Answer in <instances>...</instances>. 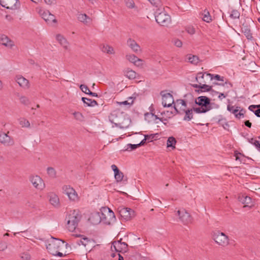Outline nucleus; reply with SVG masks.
<instances>
[{
	"mask_svg": "<svg viewBox=\"0 0 260 260\" xmlns=\"http://www.w3.org/2000/svg\"><path fill=\"white\" fill-rule=\"evenodd\" d=\"M195 104L199 107L193 108V111L197 113H205L212 109L210 99L206 96H200L195 100Z\"/></svg>",
	"mask_w": 260,
	"mask_h": 260,
	"instance_id": "obj_1",
	"label": "nucleus"
},
{
	"mask_svg": "<svg viewBox=\"0 0 260 260\" xmlns=\"http://www.w3.org/2000/svg\"><path fill=\"white\" fill-rule=\"evenodd\" d=\"M81 218V215L78 210L71 211L66 217L67 220V228L70 232H74L78 225Z\"/></svg>",
	"mask_w": 260,
	"mask_h": 260,
	"instance_id": "obj_2",
	"label": "nucleus"
},
{
	"mask_svg": "<svg viewBox=\"0 0 260 260\" xmlns=\"http://www.w3.org/2000/svg\"><path fill=\"white\" fill-rule=\"evenodd\" d=\"M159 11L158 9L155 12L156 21L162 26H168L171 22L170 16L166 12H159Z\"/></svg>",
	"mask_w": 260,
	"mask_h": 260,
	"instance_id": "obj_3",
	"label": "nucleus"
},
{
	"mask_svg": "<svg viewBox=\"0 0 260 260\" xmlns=\"http://www.w3.org/2000/svg\"><path fill=\"white\" fill-rule=\"evenodd\" d=\"M116 114L119 116V118L116 120L115 126L122 129L128 127L131 123V119L128 115L124 112L117 113Z\"/></svg>",
	"mask_w": 260,
	"mask_h": 260,
	"instance_id": "obj_4",
	"label": "nucleus"
},
{
	"mask_svg": "<svg viewBox=\"0 0 260 260\" xmlns=\"http://www.w3.org/2000/svg\"><path fill=\"white\" fill-rule=\"evenodd\" d=\"M176 215L179 217L180 221L184 225H187L192 222V217L185 209L178 210L176 211Z\"/></svg>",
	"mask_w": 260,
	"mask_h": 260,
	"instance_id": "obj_5",
	"label": "nucleus"
},
{
	"mask_svg": "<svg viewBox=\"0 0 260 260\" xmlns=\"http://www.w3.org/2000/svg\"><path fill=\"white\" fill-rule=\"evenodd\" d=\"M121 220H129L135 216L134 210L129 208L120 207L118 208Z\"/></svg>",
	"mask_w": 260,
	"mask_h": 260,
	"instance_id": "obj_6",
	"label": "nucleus"
},
{
	"mask_svg": "<svg viewBox=\"0 0 260 260\" xmlns=\"http://www.w3.org/2000/svg\"><path fill=\"white\" fill-rule=\"evenodd\" d=\"M42 18L49 24H52L57 22V20L54 15L50 13L49 11H45L43 9H40L38 11Z\"/></svg>",
	"mask_w": 260,
	"mask_h": 260,
	"instance_id": "obj_7",
	"label": "nucleus"
},
{
	"mask_svg": "<svg viewBox=\"0 0 260 260\" xmlns=\"http://www.w3.org/2000/svg\"><path fill=\"white\" fill-rule=\"evenodd\" d=\"M213 239L218 245L225 246L229 244L228 237L223 233L217 232L213 235Z\"/></svg>",
	"mask_w": 260,
	"mask_h": 260,
	"instance_id": "obj_8",
	"label": "nucleus"
},
{
	"mask_svg": "<svg viewBox=\"0 0 260 260\" xmlns=\"http://www.w3.org/2000/svg\"><path fill=\"white\" fill-rule=\"evenodd\" d=\"M9 133V132L5 133L0 131V143L6 146H11L14 144V141L12 137L8 135Z\"/></svg>",
	"mask_w": 260,
	"mask_h": 260,
	"instance_id": "obj_9",
	"label": "nucleus"
},
{
	"mask_svg": "<svg viewBox=\"0 0 260 260\" xmlns=\"http://www.w3.org/2000/svg\"><path fill=\"white\" fill-rule=\"evenodd\" d=\"M164 91L161 92L162 95V104L164 107H170L172 106V104L174 103V98L173 95L170 93H166L162 94Z\"/></svg>",
	"mask_w": 260,
	"mask_h": 260,
	"instance_id": "obj_10",
	"label": "nucleus"
},
{
	"mask_svg": "<svg viewBox=\"0 0 260 260\" xmlns=\"http://www.w3.org/2000/svg\"><path fill=\"white\" fill-rule=\"evenodd\" d=\"M29 180L35 188L38 189H42L44 188L45 184L40 176H32L30 177Z\"/></svg>",
	"mask_w": 260,
	"mask_h": 260,
	"instance_id": "obj_11",
	"label": "nucleus"
},
{
	"mask_svg": "<svg viewBox=\"0 0 260 260\" xmlns=\"http://www.w3.org/2000/svg\"><path fill=\"white\" fill-rule=\"evenodd\" d=\"M18 0H0L1 5L8 9L15 10L19 7Z\"/></svg>",
	"mask_w": 260,
	"mask_h": 260,
	"instance_id": "obj_12",
	"label": "nucleus"
},
{
	"mask_svg": "<svg viewBox=\"0 0 260 260\" xmlns=\"http://www.w3.org/2000/svg\"><path fill=\"white\" fill-rule=\"evenodd\" d=\"M127 45L136 53L141 52L139 45L133 39L129 38L126 42Z\"/></svg>",
	"mask_w": 260,
	"mask_h": 260,
	"instance_id": "obj_13",
	"label": "nucleus"
},
{
	"mask_svg": "<svg viewBox=\"0 0 260 260\" xmlns=\"http://www.w3.org/2000/svg\"><path fill=\"white\" fill-rule=\"evenodd\" d=\"M0 43L10 48L14 46L13 41L11 40L7 36L3 34L0 35Z\"/></svg>",
	"mask_w": 260,
	"mask_h": 260,
	"instance_id": "obj_14",
	"label": "nucleus"
},
{
	"mask_svg": "<svg viewBox=\"0 0 260 260\" xmlns=\"http://www.w3.org/2000/svg\"><path fill=\"white\" fill-rule=\"evenodd\" d=\"M102 218L106 219V217H105V214L103 213V212L102 211L101 213L98 212L95 213L94 214H92L90 217L89 218V220L93 223L96 224L100 222Z\"/></svg>",
	"mask_w": 260,
	"mask_h": 260,
	"instance_id": "obj_15",
	"label": "nucleus"
},
{
	"mask_svg": "<svg viewBox=\"0 0 260 260\" xmlns=\"http://www.w3.org/2000/svg\"><path fill=\"white\" fill-rule=\"evenodd\" d=\"M127 244L125 242H121L120 241L114 242L111 248L113 247L116 251L120 252L121 250L125 251L127 248Z\"/></svg>",
	"mask_w": 260,
	"mask_h": 260,
	"instance_id": "obj_16",
	"label": "nucleus"
},
{
	"mask_svg": "<svg viewBox=\"0 0 260 260\" xmlns=\"http://www.w3.org/2000/svg\"><path fill=\"white\" fill-rule=\"evenodd\" d=\"M15 80L19 85L24 89L29 88V81L22 76H17L15 78Z\"/></svg>",
	"mask_w": 260,
	"mask_h": 260,
	"instance_id": "obj_17",
	"label": "nucleus"
},
{
	"mask_svg": "<svg viewBox=\"0 0 260 260\" xmlns=\"http://www.w3.org/2000/svg\"><path fill=\"white\" fill-rule=\"evenodd\" d=\"M242 32L248 40H252L253 37L251 33L250 27L247 23H243L241 27Z\"/></svg>",
	"mask_w": 260,
	"mask_h": 260,
	"instance_id": "obj_18",
	"label": "nucleus"
},
{
	"mask_svg": "<svg viewBox=\"0 0 260 260\" xmlns=\"http://www.w3.org/2000/svg\"><path fill=\"white\" fill-rule=\"evenodd\" d=\"M49 202L55 207L59 206V200L58 196L54 193H50L48 195Z\"/></svg>",
	"mask_w": 260,
	"mask_h": 260,
	"instance_id": "obj_19",
	"label": "nucleus"
},
{
	"mask_svg": "<svg viewBox=\"0 0 260 260\" xmlns=\"http://www.w3.org/2000/svg\"><path fill=\"white\" fill-rule=\"evenodd\" d=\"M238 200L239 202L243 204H245L246 206H251L252 205L251 198L247 196L240 195L238 197Z\"/></svg>",
	"mask_w": 260,
	"mask_h": 260,
	"instance_id": "obj_20",
	"label": "nucleus"
},
{
	"mask_svg": "<svg viewBox=\"0 0 260 260\" xmlns=\"http://www.w3.org/2000/svg\"><path fill=\"white\" fill-rule=\"evenodd\" d=\"M182 114L185 113V116L183 118V120L185 121H190L193 118V111L192 109H188L186 110L185 108L181 109Z\"/></svg>",
	"mask_w": 260,
	"mask_h": 260,
	"instance_id": "obj_21",
	"label": "nucleus"
},
{
	"mask_svg": "<svg viewBox=\"0 0 260 260\" xmlns=\"http://www.w3.org/2000/svg\"><path fill=\"white\" fill-rule=\"evenodd\" d=\"M182 105L184 107L183 108H185L187 106L186 102L185 100H182V99H179L177 100L175 103V105L174 106V108L175 110V114H182L181 110L179 111L177 109V107H178L179 105Z\"/></svg>",
	"mask_w": 260,
	"mask_h": 260,
	"instance_id": "obj_22",
	"label": "nucleus"
},
{
	"mask_svg": "<svg viewBox=\"0 0 260 260\" xmlns=\"http://www.w3.org/2000/svg\"><path fill=\"white\" fill-rule=\"evenodd\" d=\"M78 20L83 22L84 24L87 25L91 22V18L86 14H79L77 16Z\"/></svg>",
	"mask_w": 260,
	"mask_h": 260,
	"instance_id": "obj_23",
	"label": "nucleus"
},
{
	"mask_svg": "<svg viewBox=\"0 0 260 260\" xmlns=\"http://www.w3.org/2000/svg\"><path fill=\"white\" fill-rule=\"evenodd\" d=\"M121 112H121L119 110H115L113 111L111 113L110 115L109 116V119L111 123H114L115 124L116 122V120L119 118V116L117 115V114H117V113Z\"/></svg>",
	"mask_w": 260,
	"mask_h": 260,
	"instance_id": "obj_24",
	"label": "nucleus"
},
{
	"mask_svg": "<svg viewBox=\"0 0 260 260\" xmlns=\"http://www.w3.org/2000/svg\"><path fill=\"white\" fill-rule=\"evenodd\" d=\"M56 39L59 44L66 49H68V43L67 40L60 34L56 36Z\"/></svg>",
	"mask_w": 260,
	"mask_h": 260,
	"instance_id": "obj_25",
	"label": "nucleus"
},
{
	"mask_svg": "<svg viewBox=\"0 0 260 260\" xmlns=\"http://www.w3.org/2000/svg\"><path fill=\"white\" fill-rule=\"evenodd\" d=\"M124 74L129 79H134L137 75V73L129 68H127L124 71Z\"/></svg>",
	"mask_w": 260,
	"mask_h": 260,
	"instance_id": "obj_26",
	"label": "nucleus"
},
{
	"mask_svg": "<svg viewBox=\"0 0 260 260\" xmlns=\"http://www.w3.org/2000/svg\"><path fill=\"white\" fill-rule=\"evenodd\" d=\"M82 101L87 106L94 107L98 105V103L94 100H91L86 98H82Z\"/></svg>",
	"mask_w": 260,
	"mask_h": 260,
	"instance_id": "obj_27",
	"label": "nucleus"
},
{
	"mask_svg": "<svg viewBox=\"0 0 260 260\" xmlns=\"http://www.w3.org/2000/svg\"><path fill=\"white\" fill-rule=\"evenodd\" d=\"M202 15V19L204 21L209 23L212 21L211 16L210 15L209 12L207 10L205 9Z\"/></svg>",
	"mask_w": 260,
	"mask_h": 260,
	"instance_id": "obj_28",
	"label": "nucleus"
},
{
	"mask_svg": "<svg viewBox=\"0 0 260 260\" xmlns=\"http://www.w3.org/2000/svg\"><path fill=\"white\" fill-rule=\"evenodd\" d=\"M206 76L210 78V80H216L217 81H224V78L223 76H220L219 75L211 74L210 73L206 74Z\"/></svg>",
	"mask_w": 260,
	"mask_h": 260,
	"instance_id": "obj_29",
	"label": "nucleus"
},
{
	"mask_svg": "<svg viewBox=\"0 0 260 260\" xmlns=\"http://www.w3.org/2000/svg\"><path fill=\"white\" fill-rule=\"evenodd\" d=\"M102 50L103 52L109 54H113L114 53L113 48L109 45H104Z\"/></svg>",
	"mask_w": 260,
	"mask_h": 260,
	"instance_id": "obj_30",
	"label": "nucleus"
},
{
	"mask_svg": "<svg viewBox=\"0 0 260 260\" xmlns=\"http://www.w3.org/2000/svg\"><path fill=\"white\" fill-rule=\"evenodd\" d=\"M218 123L220 125H221L224 128V129L227 130L229 129V124L227 122L225 118L221 117V118L219 119L218 120Z\"/></svg>",
	"mask_w": 260,
	"mask_h": 260,
	"instance_id": "obj_31",
	"label": "nucleus"
},
{
	"mask_svg": "<svg viewBox=\"0 0 260 260\" xmlns=\"http://www.w3.org/2000/svg\"><path fill=\"white\" fill-rule=\"evenodd\" d=\"M19 124L22 127H30V123L24 118H20L19 119Z\"/></svg>",
	"mask_w": 260,
	"mask_h": 260,
	"instance_id": "obj_32",
	"label": "nucleus"
},
{
	"mask_svg": "<svg viewBox=\"0 0 260 260\" xmlns=\"http://www.w3.org/2000/svg\"><path fill=\"white\" fill-rule=\"evenodd\" d=\"M176 143V139L173 137H170L168 138V139L167 140V147H172V148H175V145Z\"/></svg>",
	"mask_w": 260,
	"mask_h": 260,
	"instance_id": "obj_33",
	"label": "nucleus"
},
{
	"mask_svg": "<svg viewBox=\"0 0 260 260\" xmlns=\"http://www.w3.org/2000/svg\"><path fill=\"white\" fill-rule=\"evenodd\" d=\"M189 62L193 64H197L199 61V57L196 55H189L187 57Z\"/></svg>",
	"mask_w": 260,
	"mask_h": 260,
	"instance_id": "obj_34",
	"label": "nucleus"
},
{
	"mask_svg": "<svg viewBox=\"0 0 260 260\" xmlns=\"http://www.w3.org/2000/svg\"><path fill=\"white\" fill-rule=\"evenodd\" d=\"M139 147V145L137 144H127L125 147H124V149L123 150V151H131L133 150H135L137 148Z\"/></svg>",
	"mask_w": 260,
	"mask_h": 260,
	"instance_id": "obj_35",
	"label": "nucleus"
},
{
	"mask_svg": "<svg viewBox=\"0 0 260 260\" xmlns=\"http://www.w3.org/2000/svg\"><path fill=\"white\" fill-rule=\"evenodd\" d=\"M18 96L21 104L25 105H28L30 104V101L28 98L25 96L20 95L19 94H18Z\"/></svg>",
	"mask_w": 260,
	"mask_h": 260,
	"instance_id": "obj_36",
	"label": "nucleus"
},
{
	"mask_svg": "<svg viewBox=\"0 0 260 260\" xmlns=\"http://www.w3.org/2000/svg\"><path fill=\"white\" fill-rule=\"evenodd\" d=\"M114 177L117 182H120L123 179L124 175L123 173L119 171L114 174Z\"/></svg>",
	"mask_w": 260,
	"mask_h": 260,
	"instance_id": "obj_37",
	"label": "nucleus"
},
{
	"mask_svg": "<svg viewBox=\"0 0 260 260\" xmlns=\"http://www.w3.org/2000/svg\"><path fill=\"white\" fill-rule=\"evenodd\" d=\"M138 57L134 54H127L126 55V59L134 64L135 63L136 61L138 60Z\"/></svg>",
	"mask_w": 260,
	"mask_h": 260,
	"instance_id": "obj_38",
	"label": "nucleus"
},
{
	"mask_svg": "<svg viewBox=\"0 0 260 260\" xmlns=\"http://www.w3.org/2000/svg\"><path fill=\"white\" fill-rule=\"evenodd\" d=\"M200 88L202 89L203 90V92L205 91H211L212 90V86H209L207 84H202L200 83Z\"/></svg>",
	"mask_w": 260,
	"mask_h": 260,
	"instance_id": "obj_39",
	"label": "nucleus"
},
{
	"mask_svg": "<svg viewBox=\"0 0 260 260\" xmlns=\"http://www.w3.org/2000/svg\"><path fill=\"white\" fill-rule=\"evenodd\" d=\"M47 174L50 177L55 178L56 177V173L54 168L52 167H48L47 168Z\"/></svg>",
	"mask_w": 260,
	"mask_h": 260,
	"instance_id": "obj_40",
	"label": "nucleus"
},
{
	"mask_svg": "<svg viewBox=\"0 0 260 260\" xmlns=\"http://www.w3.org/2000/svg\"><path fill=\"white\" fill-rule=\"evenodd\" d=\"M74 117L77 120L83 121L84 120V117L83 115L79 112H75L73 113Z\"/></svg>",
	"mask_w": 260,
	"mask_h": 260,
	"instance_id": "obj_41",
	"label": "nucleus"
},
{
	"mask_svg": "<svg viewBox=\"0 0 260 260\" xmlns=\"http://www.w3.org/2000/svg\"><path fill=\"white\" fill-rule=\"evenodd\" d=\"M125 6L129 9H133L135 8V4L133 0H124V1Z\"/></svg>",
	"mask_w": 260,
	"mask_h": 260,
	"instance_id": "obj_42",
	"label": "nucleus"
},
{
	"mask_svg": "<svg viewBox=\"0 0 260 260\" xmlns=\"http://www.w3.org/2000/svg\"><path fill=\"white\" fill-rule=\"evenodd\" d=\"M240 16V14L239 12L236 10H233L230 14V17L232 19H237L239 18Z\"/></svg>",
	"mask_w": 260,
	"mask_h": 260,
	"instance_id": "obj_43",
	"label": "nucleus"
},
{
	"mask_svg": "<svg viewBox=\"0 0 260 260\" xmlns=\"http://www.w3.org/2000/svg\"><path fill=\"white\" fill-rule=\"evenodd\" d=\"M239 107H237L236 108L233 106H231L230 105H228L227 109L228 111L234 114L235 115L239 111V109H238Z\"/></svg>",
	"mask_w": 260,
	"mask_h": 260,
	"instance_id": "obj_44",
	"label": "nucleus"
},
{
	"mask_svg": "<svg viewBox=\"0 0 260 260\" xmlns=\"http://www.w3.org/2000/svg\"><path fill=\"white\" fill-rule=\"evenodd\" d=\"M74 189L72 187H71L70 186L64 185L62 187V190L63 192L66 194L67 196L70 194L72 191H73Z\"/></svg>",
	"mask_w": 260,
	"mask_h": 260,
	"instance_id": "obj_45",
	"label": "nucleus"
},
{
	"mask_svg": "<svg viewBox=\"0 0 260 260\" xmlns=\"http://www.w3.org/2000/svg\"><path fill=\"white\" fill-rule=\"evenodd\" d=\"M248 142L254 145L256 148L260 151V144L259 141L254 140L253 138L248 139Z\"/></svg>",
	"mask_w": 260,
	"mask_h": 260,
	"instance_id": "obj_46",
	"label": "nucleus"
},
{
	"mask_svg": "<svg viewBox=\"0 0 260 260\" xmlns=\"http://www.w3.org/2000/svg\"><path fill=\"white\" fill-rule=\"evenodd\" d=\"M185 30L190 35H193L196 32L195 28L192 25L186 26Z\"/></svg>",
	"mask_w": 260,
	"mask_h": 260,
	"instance_id": "obj_47",
	"label": "nucleus"
},
{
	"mask_svg": "<svg viewBox=\"0 0 260 260\" xmlns=\"http://www.w3.org/2000/svg\"><path fill=\"white\" fill-rule=\"evenodd\" d=\"M69 198L72 201H75L77 199V194L75 189L68 195Z\"/></svg>",
	"mask_w": 260,
	"mask_h": 260,
	"instance_id": "obj_48",
	"label": "nucleus"
},
{
	"mask_svg": "<svg viewBox=\"0 0 260 260\" xmlns=\"http://www.w3.org/2000/svg\"><path fill=\"white\" fill-rule=\"evenodd\" d=\"M80 88L82 90V92H84L86 94H88V92H90V90L88 87L84 84H81L80 86Z\"/></svg>",
	"mask_w": 260,
	"mask_h": 260,
	"instance_id": "obj_49",
	"label": "nucleus"
},
{
	"mask_svg": "<svg viewBox=\"0 0 260 260\" xmlns=\"http://www.w3.org/2000/svg\"><path fill=\"white\" fill-rule=\"evenodd\" d=\"M153 6L159 7L161 5L160 0H148Z\"/></svg>",
	"mask_w": 260,
	"mask_h": 260,
	"instance_id": "obj_50",
	"label": "nucleus"
},
{
	"mask_svg": "<svg viewBox=\"0 0 260 260\" xmlns=\"http://www.w3.org/2000/svg\"><path fill=\"white\" fill-rule=\"evenodd\" d=\"M103 211L105 212H107L110 217H115V215H114V212L110 208H104L103 209Z\"/></svg>",
	"mask_w": 260,
	"mask_h": 260,
	"instance_id": "obj_51",
	"label": "nucleus"
},
{
	"mask_svg": "<svg viewBox=\"0 0 260 260\" xmlns=\"http://www.w3.org/2000/svg\"><path fill=\"white\" fill-rule=\"evenodd\" d=\"M134 64L138 67H142L143 65V61L141 59L138 58V60L136 61Z\"/></svg>",
	"mask_w": 260,
	"mask_h": 260,
	"instance_id": "obj_52",
	"label": "nucleus"
},
{
	"mask_svg": "<svg viewBox=\"0 0 260 260\" xmlns=\"http://www.w3.org/2000/svg\"><path fill=\"white\" fill-rule=\"evenodd\" d=\"M244 111L243 109H241L239 112H238L236 115L235 117L238 119H240L241 117H244V113H243Z\"/></svg>",
	"mask_w": 260,
	"mask_h": 260,
	"instance_id": "obj_53",
	"label": "nucleus"
},
{
	"mask_svg": "<svg viewBox=\"0 0 260 260\" xmlns=\"http://www.w3.org/2000/svg\"><path fill=\"white\" fill-rule=\"evenodd\" d=\"M118 103L120 105H128V107H129L133 103V100L131 101V102H128L127 101H125L122 102H118Z\"/></svg>",
	"mask_w": 260,
	"mask_h": 260,
	"instance_id": "obj_54",
	"label": "nucleus"
},
{
	"mask_svg": "<svg viewBox=\"0 0 260 260\" xmlns=\"http://www.w3.org/2000/svg\"><path fill=\"white\" fill-rule=\"evenodd\" d=\"M7 248V245L5 242H0V251H3Z\"/></svg>",
	"mask_w": 260,
	"mask_h": 260,
	"instance_id": "obj_55",
	"label": "nucleus"
},
{
	"mask_svg": "<svg viewBox=\"0 0 260 260\" xmlns=\"http://www.w3.org/2000/svg\"><path fill=\"white\" fill-rule=\"evenodd\" d=\"M174 44L178 47H181L182 45V43L180 40L177 39L174 40Z\"/></svg>",
	"mask_w": 260,
	"mask_h": 260,
	"instance_id": "obj_56",
	"label": "nucleus"
},
{
	"mask_svg": "<svg viewBox=\"0 0 260 260\" xmlns=\"http://www.w3.org/2000/svg\"><path fill=\"white\" fill-rule=\"evenodd\" d=\"M44 1L48 5H54L56 3L55 0H44Z\"/></svg>",
	"mask_w": 260,
	"mask_h": 260,
	"instance_id": "obj_57",
	"label": "nucleus"
},
{
	"mask_svg": "<svg viewBox=\"0 0 260 260\" xmlns=\"http://www.w3.org/2000/svg\"><path fill=\"white\" fill-rule=\"evenodd\" d=\"M253 112L257 117H260V104L259 105L257 109L253 111Z\"/></svg>",
	"mask_w": 260,
	"mask_h": 260,
	"instance_id": "obj_58",
	"label": "nucleus"
},
{
	"mask_svg": "<svg viewBox=\"0 0 260 260\" xmlns=\"http://www.w3.org/2000/svg\"><path fill=\"white\" fill-rule=\"evenodd\" d=\"M146 137H149V136L148 135L145 136V138L143 140H142L140 143L138 144L139 145V147L144 145V144L146 143V141L147 140Z\"/></svg>",
	"mask_w": 260,
	"mask_h": 260,
	"instance_id": "obj_59",
	"label": "nucleus"
},
{
	"mask_svg": "<svg viewBox=\"0 0 260 260\" xmlns=\"http://www.w3.org/2000/svg\"><path fill=\"white\" fill-rule=\"evenodd\" d=\"M21 258L25 260H28L30 258V255L27 253H23L21 255Z\"/></svg>",
	"mask_w": 260,
	"mask_h": 260,
	"instance_id": "obj_60",
	"label": "nucleus"
},
{
	"mask_svg": "<svg viewBox=\"0 0 260 260\" xmlns=\"http://www.w3.org/2000/svg\"><path fill=\"white\" fill-rule=\"evenodd\" d=\"M258 106H259V105H250V106H249L248 109L253 112V111H254V109H255V108H258Z\"/></svg>",
	"mask_w": 260,
	"mask_h": 260,
	"instance_id": "obj_61",
	"label": "nucleus"
},
{
	"mask_svg": "<svg viewBox=\"0 0 260 260\" xmlns=\"http://www.w3.org/2000/svg\"><path fill=\"white\" fill-rule=\"evenodd\" d=\"M206 74L207 73H204V74H203L202 73H199L198 74V76L196 77V80H197L198 78H202L203 79L204 78V77L206 76Z\"/></svg>",
	"mask_w": 260,
	"mask_h": 260,
	"instance_id": "obj_62",
	"label": "nucleus"
},
{
	"mask_svg": "<svg viewBox=\"0 0 260 260\" xmlns=\"http://www.w3.org/2000/svg\"><path fill=\"white\" fill-rule=\"evenodd\" d=\"M111 168L113 170V171H114V174L116 172H118V171H119V170L118 169V168L117 167V166L115 165H112L111 166Z\"/></svg>",
	"mask_w": 260,
	"mask_h": 260,
	"instance_id": "obj_63",
	"label": "nucleus"
},
{
	"mask_svg": "<svg viewBox=\"0 0 260 260\" xmlns=\"http://www.w3.org/2000/svg\"><path fill=\"white\" fill-rule=\"evenodd\" d=\"M87 242H88L87 238H83V239L81 240V244L84 245L85 246L87 245Z\"/></svg>",
	"mask_w": 260,
	"mask_h": 260,
	"instance_id": "obj_64",
	"label": "nucleus"
}]
</instances>
